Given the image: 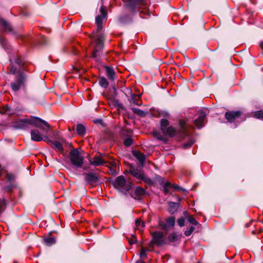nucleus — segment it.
<instances>
[{
  "label": "nucleus",
  "mask_w": 263,
  "mask_h": 263,
  "mask_svg": "<svg viewBox=\"0 0 263 263\" xmlns=\"http://www.w3.org/2000/svg\"><path fill=\"white\" fill-rule=\"evenodd\" d=\"M83 169L85 170H88V167L85 166V167H83Z\"/></svg>",
  "instance_id": "obj_55"
},
{
  "label": "nucleus",
  "mask_w": 263,
  "mask_h": 263,
  "mask_svg": "<svg viewBox=\"0 0 263 263\" xmlns=\"http://www.w3.org/2000/svg\"><path fill=\"white\" fill-rule=\"evenodd\" d=\"M106 71L107 73V76L108 78L111 80H114L116 78V73L113 70V69L109 67H106Z\"/></svg>",
  "instance_id": "obj_18"
},
{
  "label": "nucleus",
  "mask_w": 263,
  "mask_h": 263,
  "mask_svg": "<svg viewBox=\"0 0 263 263\" xmlns=\"http://www.w3.org/2000/svg\"><path fill=\"white\" fill-rule=\"evenodd\" d=\"M136 224L137 227H143L144 226V223L142 221L140 220H137L136 221Z\"/></svg>",
  "instance_id": "obj_45"
},
{
  "label": "nucleus",
  "mask_w": 263,
  "mask_h": 263,
  "mask_svg": "<svg viewBox=\"0 0 263 263\" xmlns=\"http://www.w3.org/2000/svg\"><path fill=\"white\" fill-rule=\"evenodd\" d=\"M9 61L10 62V69L9 72L13 74L16 72H18V76L15 77L14 81L12 82L10 84L12 90L14 92H16L20 90L22 86L25 85L27 81V76L24 72L21 71L23 63L20 58H15L14 62L11 59H9Z\"/></svg>",
  "instance_id": "obj_1"
},
{
  "label": "nucleus",
  "mask_w": 263,
  "mask_h": 263,
  "mask_svg": "<svg viewBox=\"0 0 263 263\" xmlns=\"http://www.w3.org/2000/svg\"><path fill=\"white\" fill-rule=\"evenodd\" d=\"M194 230V227L193 226H191L189 229L187 231H185L184 232V234L186 236H189L191 235V234L193 233V232Z\"/></svg>",
  "instance_id": "obj_35"
},
{
  "label": "nucleus",
  "mask_w": 263,
  "mask_h": 263,
  "mask_svg": "<svg viewBox=\"0 0 263 263\" xmlns=\"http://www.w3.org/2000/svg\"><path fill=\"white\" fill-rule=\"evenodd\" d=\"M168 239L170 241L174 242L177 239V235L175 233H172L169 235Z\"/></svg>",
  "instance_id": "obj_33"
},
{
  "label": "nucleus",
  "mask_w": 263,
  "mask_h": 263,
  "mask_svg": "<svg viewBox=\"0 0 263 263\" xmlns=\"http://www.w3.org/2000/svg\"><path fill=\"white\" fill-rule=\"evenodd\" d=\"M179 204L177 202H170L168 203L169 212L171 214H174L178 209Z\"/></svg>",
  "instance_id": "obj_17"
},
{
  "label": "nucleus",
  "mask_w": 263,
  "mask_h": 263,
  "mask_svg": "<svg viewBox=\"0 0 263 263\" xmlns=\"http://www.w3.org/2000/svg\"><path fill=\"white\" fill-rule=\"evenodd\" d=\"M104 36L101 33H98L95 37V45L92 56L98 61L100 57V52L103 47Z\"/></svg>",
  "instance_id": "obj_7"
},
{
  "label": "nucleus",
  "mask_w": 263,
  "mask_h": 263,
  "mask_svg": "<svg viewBox=\"0 0 263 263\" xmlns=\"http://www.w3.org/2000/svg\"><path fill=\"white\" fill-rule=\"evenodd\" d=\"M179 191H181V192H186V190L185 189H184L182 188V189H180V190H179Z\"/></svg>",
  "instance_id": "obj_53"
},
{
  "label": "nucleus",
  "mask_w": 263,
  "mask_h": 263,
  "mask_svg": "<svg viewBox=\"0 0 263 263\" xmlns=\"http://www.w3.org/2000/svg\"><path fill=\"white\" fill-rule=\"evenodd\" d=\"M184 222H185V220L183 218L181 217V218H179L178 220H177V223L178 224V225L182 227L183 226H184Z\"/></svg>",
  "instance_id": "obj_42"
},
{
  "label": "nucleus",
  "mask_w": 263,
  "mask_h": 263,
  "mask_svg": "<svg viewBox=\"0 0 263 263\" xmlns=\"http://www.w3.org/2000/svg\"><path fill=\"white\" fill-rule=\"evenodd\" d=\"M95 122L96 123H101V122H102V120L101 119H97V120H95Z\"/></svg>",
  "instance_id": "obj_50"
},
{
  "label": "nucleus",
  "mask_w": 263,
  "mask_h": 263,
  "mask_svg": "<svg viewBox=\"0 0 263 263\" xmlns=\"http://www.w3.org/2000/svg\"><path fill=\"white\" fill-rule=\"evenodd\" d=\"M206 116V114L202 111L199 113L198 118L194 120V123L198 128L200 129L203 127V123Z\"/></svg>",
  "instance_id": "obj_15"
},
{
  "label": "nucleus",
  "mask_w": 263,
  "mask_h": 263,
  "mask_svg": "<svg viewBox=\"0 0 263 263\" xmlns=\"http://www.w3.org/2000/svg\"><path fill=\"white\" fill-rule=\"evenodd\" d=\"M159 116L163 118L162 119H167V120H169L171 117L170 113L166 110H162L159 112Z\"/></svg>",
  "instance_id": "obj_25"
},
{
  "label": "nucleus",
  "mask_w": 263,
  "mask_h": 263,
  "mask_svg": "<svg viewBox=\"0 0 263 263\" xmlns=\"http://www.w3.org/2000/svg\"><path fill=\"white\" fill-rule=\"evenodd\" d=\"M166 224L168 227H172L174 226L175 222V218L174 217H170L167 218L166 220Z\"/></svg>",
  "instance_id": "obj_27"
},
{
  "label": "nucleus",
  "mask_w": 263,
  "mask_h": 263,
  "mask_svg": "<svg viewBox=\"0 0 263 263\" xmlns=\"http://www.w3.org/2000/svg\"><path fill=\"white\" fill-rule=\"evenodd\" d=\"M129 172L133 176L138 179H141L144 181L147 180V178L143 172L137 168L130 167Z\"/></svg>",
  "instance_id": "obj_10"
},
{
  "label": "nucleus",
  "mask_w": 263,
  "mask_h": 263,
  "mask_svg": "<svg viewBox=\"0 0 263 263\" xmlns=\"http://www.w3.org/2000/svg\"><path fill=\"white\" fill-rule=\"evenodd\" d=\"M187 125V123L184 121V120H180L179 121V125L181 128V130L182 132H184L185 131V127H186V125Z\"/></svg>",
  "instance_id": "obj_31"
},
{
  "label": "nucleus",
  "mask_w": 263,
  "mask_h": 263,
  "mask_svg": "<svg viewBox=\"0 0 263 263\" xmlns=\"http://www.w3.org/2000/svg\"><path fill=\"white\" fill-rule=\"evenodd\" d=\"M126 7L133 13L140 12V9H146L148 7L147 0H129L125 4Z\"/></svg>",
  "instance_id": "obj_3"
},
{
  "label": "nucleus",
  "mask_w": 263,
  "mask_h": 263,
  "mask_svg": "<svg viewBox=\"0 0 263 263\" xmlns=\"http://www.w3.org/2000/svg\"><path fill=\"white\" fill-rule=\"evenodd\" d=\"M132 134L131 130L128 129L121 128L120 130V134L122 136H126Z\"/></svg>",
  "instance_id": "obj_29"
},
{
  "label": "nucleus",
  "mask_w": 263,
  "mask_h": 263,
  "mask_svg": "<svg viewBox=\"0 0 263 263\" xmlns=\"http://www.w3.org/2000/svg\"><path fill=\"white\" fill-rule=\"evenodd\" d=\"M116 166V162H111L110 163V166H109L110 168V171L111 172L112 174H115L116 173V170L114 167H115Z\"/></svg>",
  "instance_id": "obj_34"
},
{
  "label": "nucleus",
  "mask_w": 263,
  "mask_h": 263,
  "mask_svg": "<svg viewBox=\"0 0 263 263\" xmlns=\"http://www.w3.org/2000/svg\"><path fill=\"white\" fill-rule=\"evenodd\" d=\"M115 187L122 192L128 191L132 188V183L127 182L123 176H119L112 182Z\"/></svg>",
  "instance_id": "obj_6"
},
{
  "label": "nucleus",
  "mask_w": 263,
  "mask_h": 263,
  "mask_svg": "<svg viewBox=\"0 0 263 263\" xmlns=\"http://www.w3.org/2000/svg\"><path fill=\"white\" fill-rule=\"evenodd\" d=\"M85 181L88 184H92L97 182L99 180V177L96 174L92 172L85 173L84 174Z\"/></svg>",
  "instance_id": "obj_13"
},
{
  "label": "nucleus",
  "mask_w": 263,
  "mask_h": 263,
  "mask_svg": "<svg viewBox=\"0 0 263 263\" xmlns=\"http://www.w3.org/2000/svg\"><path fill=\"white\" fill-rule=\"evenodd\" d=\"M183 214H184V215L185 216H187L188 213H187V211H184V212H183Z\"/></svg>",
  "instance_id": "obj_51"
},
{
  "label": "nucleus",
  "mask_w": 263,
  "mask_h": 263,
  "mask_svg": "<svg viewBox=\"0 0 263 263\" xmlns=\"http://www.w3.org/2000/svg\"><path fill=\"white\" fill-rule=\"evenodd\" d=\"M77 132L79 135H84L86 132L85 127L82 124H78L77 126Z\"/></svg>",
  "instance_id": "obj_24"
},
{
  "label": "nucleus",
  "mask_w": 263,
  "mask_h": 263,
  "mask_svg": "<svg viewBox=\"0 0 263 263\" xmlns=\"http://www.w3.org/2000/svg\"><path fill=\"white\" fill-rule=\"evenodd\" d=\"M44 242L46 243V245L48 246L52 245L55 242V240L54 237H47L44 238Z\"/></svg>",
  "instance_id": "obj_26"
},
{
  "label": "nucleus",
  "mask_w": 263,
  "mask_h": 263,
  "mask_svg": "<svg viewBox=\"0 0 263 263\" xmlns=\"http://www.w3.org/2000/svg\"><path fill=\"white\" fill-rule=\"evenodd\" d=\"M153 242L157 245L161 246L164 243V235L162 232H156L153 234Z\"/></svg>",
  "instance_id": "obj_11"
},
{
  "label": "nucleus",
  "mask_w": 263,
  "mask_h": 263,
  "mask_svg": "<svg viewBox=\"0 0 263 263\" xmlns=\"http://www.w3.org/2000/svg\"><path fill=\"white\" fill-rule=\"evenodd\" d=\"M171 186V183L168 182H166L163 185L164 191L165 193L168 192V188Z\"/></svg>",
  "instance_id": "obj_40"
},
{
  "label": "nucleus",
  "mask_w": 263,
  "mask_h": 263,
  "mask_svg": "<svg viewBox=\"0 0 263 263\" xmlns=\"http://www.w3.org/2000/svg\"><path fill=\"white\" fill-rule=\"evenodd\" d=\"M136 263H145L144 261H142L141 260H138L137 261H136Z\"/></svg>",
  "instance_id": "obj_52"
},
{
  "label": "nucleus",
  "mask_w": 263,
  "mask_h": 263,
  "mask_svg": "<svg viewBox=\"0 0 263 263\" xmlns=\"http://www.w3.org/2000/svg\"><path fill=\"white\" fill-rule=\"evenodd\" d=\"M47 142L50 143L52 147L57 151L62 154L64 153V147H69L71 146V143L67 142L64 138H59V140L52 141L49 139L48 137H44Z\"/></svg>",
  "instance_id": "obj_5"
},
{
  "label": "nucleus",
  "mask_w": 263,
  "mask_h": 263,
  "mask_svg": "<svg viewBox=\"0 0 263 263\" xmlns=\"http://www.w3.org/2000/svg\"><path fill=\"white\" fill-rule=\"evenodd\" d=\"M145 193V190L144 189L140 186H138L136 188L135 190V195L136 196L135 198L139 199L140 197L144 195Z\"/></svg>",
  "instance_id": "obj_20"
},
{
  "label": "nucleus",
  "mask_w": 263,
  "mask_h": 263,
  "mask_svg": "<svg viewBox=\"0 0 263 263\" xmlns=\"http://www.w3.org/2000/svg\"><path fill=\"white\" fill-rule=\"evenodd\" d=\"M42 40L43 41L41 42V44H45L47 43V40L45 36L42 37Z\"/></svg>",
  "instance_id": "obj_48"
},
{
  "label": "nucleus",
  "mask_w": 263,
  "mask_h": 263,
  "mask_svg": "<svg viewBox=\"0 0 263 263\" xmlns=\"http://www.w3.org/2000/svg\"><path fill=\"white\" fill-rule=\"evenodd\" d=\"M194 143V141L192 139H191L187 142L184 143L183 146L184 148H188L190 147Z\"/></svg>",
  "instance_id": "obj_32"
},
{
  "label": "nucleus",
  "mask_w": 263,
  "mask_h": 263,
  "mask_svg": "<svg viewBox=\"0 0 263 263\" xmlns=\"http://www.w3.org/2000/svg\"><path fill=\"white\" fill-rule=\"evenodd\" d=\"M259 45L261 47L263 48V41L260 42Z\"/></svg>",
  "instance_id": "obj_54"
},
{
  "label": "nucleus",
  "mask_w": 263,
  "mask_h": 263,
  "mask_svg": "<svg viewBox=\"0 0 263 263\" xmlns=\"http://www.w3.org/2000/svg\"><path fill=\"white\" fill-rule=\"evenodd\" d=\"M88 160L90 165L96 167L103 165L106 162L105 161L99 156H96L93 158H90Z\"/></svg>",
  "instance_id": "obj_14"
},
{
  "label": "nucleus",
  "mask_w": 263,
  "mask_h": 263,
  "mask_svg": "<svg viewBox=\"0 0 263 263\" xmlns=\"http://www.w3.org/2000/svg\"><path fill=\"white\" fill-rule=\"evenodd\" d=\"M169 125L168 120L167 119H162L160 120V129L162 132H164Z\"/></svg>",
  "instance_id": "obj_22"
},
{
  "label": "nucleus",
  "mask_w": 263,
  "mask_h": 263,
  "mask_svg": "<svg viewBox=\"0 0 263 263\" xmlns=\"http://www.w3.org/2000/svg\"><path fill=\"white\" fill-rule=\"evenodd\" d=\"M0 24L3 27L5 31H8L11 32L12 31V28L11 25L4 20H0Z\"/></svg>",
  "instance_id": "obj_21"
},
{
  "label": "nucleus",
  "mask_w": 263,
  "mask_h": 263,
  "mask_svg": "<svg viewBox=\"0 0 263 263\" xmlns=\"http://www.w3.org/2000/svg\"><path fill=\"white\" fill-rule=\"evenodd\" d=\"M188 221L190 223H192L194 225H197L198 224L196 219L192 216H189Z\"/></svg>",
  "instance_id": "obj_37"
},
{
  "label": "nucleus",
  "mask_w": 263,
  "mask_h": 263,
  "mask_svg": "<svg viewBox=\"0 0 263 263\" xmlns=\"http://www.w3.org/2000/svg\"><path fill=\"white\" fill-rule=\"evenodd\" d=\"M15 179V176L12 174H7V180L9 182H13Z\"/></svg>",
  "instance_id": "obj_36"
},
{
  "label": "nucleus",
  "mask_w": 263,
  "mask_h": 263,
  "mask_svg": "<svg viewBox=\"0 0 263 263\" xmlns=\"http://www.w3.org/2000/svg\"><path fill=\"white\" fill-rule=\"evenodd\" d=\"M173 187H174L175 189H176V190H178V191H179L180 189H182V187H181L177 185H174Z\"/></svg>",
  "instance_id": "obj_49"
},
{
  "label": "nucleus",
  "mask_w": 263,
  "mask_h": 263,
  "mask_svg": "<svg viewBox=\"0 0 263 263\" xmlns=\"http://www.w3.org/2000/svg\"><path fill=\"white\" fill-rule=\"evenodd\" d=\"M148 251L147 249H146L145 248L142 247L141 248V251L140 254V257L142 258L143 257H145L146 256V252Z\"/></svg>",
  "instance_id": "obj_41"
},
{
  "label": "nucleus",
  "mask_w": 263,
  "mask_h": 263,
  "mask_svg": "<svg viewBox=\"0 0 263 263\" xmlns=\"http://www.w3.org/2000/svg\"><path fill=\"white\" fill-rule=\"evenodd\" d=\"M100 14L98 15L96 18V23L97 25V32H99L102 29V22L103 19L107 17V12L106 10L101 6L100 9Z\"/></svg>",
  "instance_id": "obj_8"
},
{
  "label": "nucleus",
  "mask_w": 263,
  "mask_h": 263,
  "mask_svg": "<svg viewBox=\"0 0 263 263\" xmlns=\"http://www.w3.org/2000/svg\"><path fill=\"white\" fill-rule=\"evenodd\" d=\"M137 241V240L136 239V237L134 236H133L132 238H130L128 239V242L130 245H133L134 243H135Z\"/></svg>",
  "instance_id": "obj_44"
},
{
  "label": "nucleus",
  "mask_w": 263,
  "mask_h": 263,
  "mask_svg": "<svg viewBox=\"0 0 263 263\" xmlns=\"http://www.w3.org/2000/svg\"><path fill=\"white\" fill-rule=\"evenodd\" d=\"M133 155L138 160L141 165H143L145 161V155L143 153L136 151L133 152Z\"/></svg>",
  "instance_id": "obj_16"
},
{
  "label": "nucleus",
  "mask_w": 263,
  "mask_h": 263,
  "mask_svg": "<svg viewBox=\"0 0 263 263\" xmlns=\"http://www.w3.org/2000/svg\"><path fill=\"white\" fill-rule=\"evenodd\" d=\"M0 44L2 47L5 49L6 50L8 48L6 46V42L2 37L0 36Z\"/></svg>",
  "instance_id": "obj_38"
},
{
  "label": "nucleus",
  "mask_w": 263,
  "mask_h": 263,
  "mask_svg": "<svg viewBox=\"0 0 263 263\" xmlns=\"http://www.w3.org/2000/svg\"><path fill=\"white\" fill-rule=\"evenodd\" d=\"M120 21L121 22H123V20H122V17H120Z\"/></svg>",
  "instance_id": "obj_56"
},
{
  "label": "nucleus",
  "mask_w": 263,
  "mask_h": 263,
  "mask_svg": "<svg viewBox=\"0 0 263 263\" xmlns=\"http://www.w3.org/2000/svg\"><path fill=\"white\" fill-rule=\"evenodd\" d=\"M9 110V107L8 106H7L6 108H4L3 110L1 111L0 112L2 114L6 113L7 111Z\"/></svg>",
  "instance_id": "obj_47"
},
{
  "label": "nucleus",
  "mask_w": 263,
  "mask_h": 263,
  "mask_svg": "<svg viewBox=\"0 0 263 263\" xmlns=\"http://www.w3.org/2000/svg\"><path fill=\"white\" fill-rule=\"evenodd\" d=\"M133 142V140L131 138H126L124 141V144L126 146H130Z\"/></svg>",
  "instance_id": "obj_30"
},
{
  "label": "nucleus",
  "mask_w": 263,
  "mask_h": 263,
  "mask_svg": "<svg viewBox=\"0 0 263 263\" xmlns=\"http://www.w3.org/2000/svg\"><path fill=\"white\" fill-rule=\"evenodd\" d=\"M253 116L257 119H263V110H259L254 112Z\"/></svg>",
  "instance_id": "obj_28"
},
{
  "label": "nucleus",
  "mask_w": 263,
  "mask_h": 263,
  "mask_svg": "<svg viewBox=\"0 0 263 263\" xmlns=\"http://www.w3.org/2000/svg\"><path fill=\"white\" fill-rule=\"evenodd\" d=\"M28 125H33L45 133H48L50 128V125L46 121L34 116H31L30 118L20 120L16 123L17 127L22 129L27 127Z\"/></svg>",
  "instance_id": "obj_2"
},
{
  "label": "nucleus",
  "mask_w": 263,
  "mask_h": 263,
  "mask_svg": "<svg viewBox=\"0 0 263 263\" xmlns=\"http://www.w3.org/2000/svg\"><path fill=\"white\" fill-rule=\"evenodd\" d=\"M241 115L240 111H227L225 114V117L229 122L232 123L236 119L238 118Z\"/></svg>",
  "instance_id": "obj_12"
},
{
  "label": "nucleus",
  "mask_w": 263,
  "mask_h": 263,
  "mask_svg": "<svg viewBox=\"0 0 263 263\" xmlns=\"http://www.w3.org/2000/svg\"><path fill=\"white\" fill-rule=\"evenodd\" d=\"M133 112L135 113V114H138L140 116L142 115L143 114V111L139 109V108H133Z\"/></svg>",
  "instance_id": "obj_43"
},
{
  "label": "nucleus",
  "mask_w": 263,
  "mask_h": 263,
  "mask_svg": "<svg viewBox=\"0 0 263 263\" xmlns=\"http://www.w3.org/2000/svg\"><path fill=\"white\" fill-rule=\"evenodd\" d=\"M163 134L170 137L174 136L176 134V130L173 127H168L164 130V132H162Z\"/></svg>",
  "instance_id": "obj_19"
},
{
  "label": "nucleus",
  "mask_w": 263,
  "mask_h": 263,
  "mask_svg": "<svg viewBox=\"0 0 263 263\" xmlns=\"http://www.w3.org/2000/svg\"><path fill=\"white\" fill-rule=\"evenodd\" d=\"M30 135H31V139L32 141H36V142H40V141L43 140L44 141L47 142L46 139L44 137L46 136L43 135V134L42 133H41L37 129L31 130V131L30 132Z\"/></svg>",
  "instance_id": "obj_9"
},
{
  "label": "nucleus",
  "mask_w": 263,
  "mask_h": 263,
  "mask_svg": "<svg viewBox=\"0 0 263 263\" xmlns=\"http://www.w3.org/2000/svg\"><path fill=\"white\" fill-rule=\"evenodd\" d=\"M136 96V95L135 94L131 95V97H130V102L132 104L138 105L139 104H138L136 100L135 99Z\"/></svg>",
  "instance_id": "obj_39"
},
{
  "label": "nucleus",
  "mask_w": 263,
  "mask_h": 263,
  "mask_svg": "<svg viewBox=\"0 0 263 263\" xmlns=\"http://www.w3.org/2000/svg\"><path fill=\"white\" fill-rule=\"evenodd\" d=\"M99 83L100 85L104 88H106L108 86V82L107 79L104 77H101L99 79Z\"/></svg>",
  "instance_id": "obj_23"
},
{
  "label": "nucleus",
  "mask_w": 263,
  "mask_h": 263,
  "mask_svg": "<svg viewBox=\"0 0 263 263\" xmlns=\"http://www.w3.org/2000/svg\"><path fill=\"white\" fill-rule=\"evenodd\" d=\"M69 158L71 164L76 167L82 168L84 164V157L78 148H72L69 152Z\"/></svg>",
  "instance_id": "obj_4"
},
{
  "label": "nucleus",
  "mask_w": 263,
  "mask_h": 263,
  "mask_svg": "<svg viewBox=\"0 0 263 263\" xmlns=\"http://www.w3.org/2000/svg\"><path fill=\"white\" fill-rule=\"evenodd\" d=\"M153 135H154V136L155 137L157 138L159 140H162V139H163V138L161 137V136H159V134H158L157 132H154V133H153Z\"/></svg>",
  "instance_id": "obj_46"
}]
</instances>
